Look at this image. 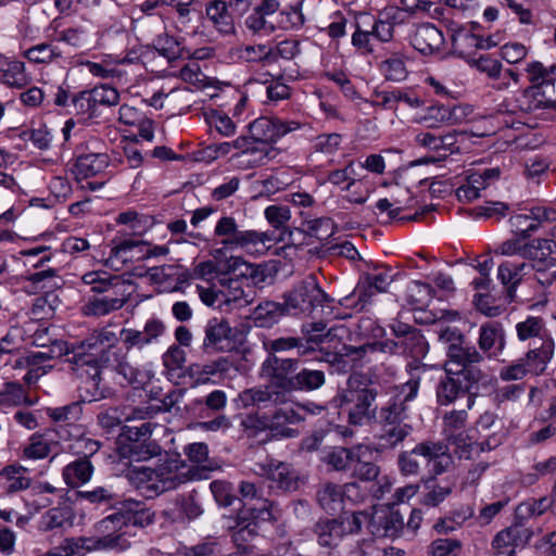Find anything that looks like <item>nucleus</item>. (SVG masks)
Instances as JSON below:
<instances>
[{"label":"nucleus","instance_id":"obj_58","mask_svg":"<svg viewBox=\"0 0 556 556\" xmlns=\"http://www.w3.org/2000/svg\"><path fill=\"white\" fill-rule=\"evenodd\" d=\"M220 553V544L215 538H206L193 546H185L178 549L176 556H217Z\"/></svg>","mask_w":556,"mask_h":556},{"label":"nucleus","instance_id":"obj_44","mask_svg":"<svg viewBox=\"0 0 556 556\" xmlns=\"http://www.w3.org/2000/svg\"><path fill=\"white\" fill-rule=\"evenodd\" d=\"M406 368L410 377L406 382L397 387L399 393L392 399L397 402H403L404 405L417 396L421 380L420 372L425 371L426 365L416 364L413 366V364H408Z\"/></svg>","mask_w":556,"mask_h":556},{"label":"nucleus","instance_id":"obj_33","mask_svg":"<svg viewBox=\"0 0 556 556\" xmlns=\"http://www.w3.org/2000/svg\"><path fill=\"white\" fill-rule=\"evenodd\" d=\"M114 247L111 250L110 258L112 266L124 265L131 261L139 247L138 236H129L127 229H119L113 240Z\"/></svg>","mask_w":556,"mask_h":556},{"label":"nucleus","instance_id":"obj_50","mask_svg":"<svg viewBox=\"0 0 556 556\" xmlns=\"http://www.w3.org/2000/svg\"><path fill=\"white\" fill-rule=\"evenodd\" d=\"M407 405L396 400H391L386 406L381 407L376 418L382 427L406 425Z\"/></svg>","mask_w":556,"mask_h":556},{"label":"nucleus","instance_id":"obj_5","mask_svg":"<svg viewBox=\"0 0 556 556\" xmlns=\"http://www.w3.org/2000/svg\"><path fill=\"white\" fill-rule=\"evenodd\" d=\"M445 376L435 387V397L440 406H447L458 399L467 396V409H471L479 395V384L486 378L482 370L455 371L454 368H444Z\"/></svg>","mask_w":556,"mask_h":556},{"label":"nucleus","instance_id":"obj_1","mask_svg":"<svg viewBox=\"0 0 556 556\" xmlns=\"http://www.w3.org/2000/svg\"><path fill=\"white\" fill-rule=\"evenodd\" d=\"M118 342L117 334L108 329L102 328L94 330L86 340L78 345L70 344L65 341H54L46 351L49 361L61 356H70L67 361L74 364L76 370L86 369L88 375L85 384L97 388L100 381V369L110 364L114 353L112 349Z\"/></svg>","mask_w":556,"mask_h":556},{"label":"nucleus","instance_id":"obj_15","mask_svg":"<svg viewBox=\"0 0 556 556\" xmlns=\"http://www.w3.org/2000/svg\"><path fill=\"white\" fill-rule=\"evenodd\" d=\"M446 446L440 442L425 441L418 443L413 450L400 453L397 465L404 476H416L420 469V458L429 464L431 460L445 456Z\"/></svg>","mask_w":556,"mask_h":556},{"label":"nucleus","instance_id":"obj_41","mask_svg":"<svg viewBox=\"0 0 556 556\" xmlns=\"http://www.w3.org/2000/svg\"><path fill=\"white\" fill-rule=\"evenodd\" d=\"M528 267L525 262L516 263L506 261L498 266L497 277L506 287L507 296L510 301L516 298V288L521 282L523 270Z\"/></svg>","mask_w":556,"mask_h":556},{"label":"nucleus","instance_id":"obj_61","mask_svg":"<svg viewBox=\"0 0 556 556\" xmlns=\"http://www.w3.org/2000/svg\"><path fill=\"white\" fill-rule=\"evenodd\" d=\"M370 516L366 510H355V511H342L338 519L343 521L345 535L348 534H358L362 531L363 525L367 523L369 526Z\"/></svg>","mask_w":556,"mask_h":556},{"label":"nucleus","instance_id":"obj_35","mask_svg":"<svg viewBox=\"0 0 556 556\" xmlns=\"http://www.w3.org/2000/svg\"><path fill=\"white\" fill-rule=\"evenodd\" d=\"M358 455L351 447L333 446L321 456L320 462L326 465L328 471L351 472Z\"/></svg>","mask_w":556,"mask_h":556},{"label":"nucleus","instance_id":"obj_59","mask_svg":"<svg viewBox=\"0 0 556 556\" xmlns=\"http://www.w3.org/2000/svg\"><path fill=\"white\" fill-rule=\"evenodd\" d=\"M51 453V442L42 434L34 433L23 448V455L28 459H42Z\"/></svg>","mask_w":556,"mask_h":556},{"label":"nucleus","instance_id":"obj_28","mask_svg":"<svg viewBox=\"0 0 556 556\" xmlns=\"http://www.w3.org/2000/svg\"><path fill=\"white\" fill-rule=\"evenodd\" d=\"M285 316H291L285 300L282 302L265 300L253 309L252 320L256 327L269 329Z\"/></svg>","mask_w":556,"mask_h":556},{"label":"nucleus","instance_id":"obj_9","mask_svg":"<svg viewBox=\"0 0 556 556\" xmlns=\"http://www.w3.org/2000/svg\"><path fill=\"white\" fill-rule=\"evenodd\" d=\"M256 466L257 475L268 481V489L274 494L296 492L305 483V478L289 463L267 457Z\"/></svg>","mask_w":556,"mask_h":556},{"label":"nucleus","instance_id":"obj_32","mask_svg":"<svg viewBox=\"0 0 556 556\" xmlns=\"http://www.w3.org/2000/svg\"><path fill=\"white\" fill-rule=\"evenodd\" d=\"M131 292L122 293L119 295H104L89 298L81 307L85 316L100 317L108 315L114 311L122 308L128 301Z\"/></svg>","mask_w":556,"mask_h":556},{"label":"nucleus","instance_id":"obj_54","mask_svg":"<svg viewBox=\"0 0 556 556\" xmlns=\"http://www.w3.org/2000/svg\"><path fill=\"white\" fill-rule=\"evenodd\" d=\"M413 431L409 424L382 427V433L379 437L380 445L383 448H394L403 442Z\"/></svg>","mask_w":556,"mask_h":556},{"label":"nucleus","instance_id":"obj_11","mask_svg":"<svg viewBox=\"0 0 556 556\" xmlns=\"http://www.w3.org/2000/svg\"><path fill=\"white\" fill-rule=\"evenodd\" d=\"M263 348L267 353L266 358L262 363V367L276 372V375L287 374L292 366L300 365L299 358L280 357L279 353H285L296 349L298 355L301 356L302 341L296 337H279L276 339H266L263 341Z\"/></svg>","mask_w":556,"mask_h":556},{"label":"nucleus","instance_id":"obj_2","mask_svg":"<svg viewBox=\"0 0 556 556\" xmlns=\"http://www.w3.org/2000/svg\"><path fill=\"white\" fill-rule=\"evenodd\" d=\"M380 390L381 387L370 380L351 376L346 387L339 389L331 399L330 405L332 408L346 412L350 425H367L377 418L376 400Z\"/></svg>","mask_w":556,"mask_h":556},{"label":"nucleus","instance_id":"obj_3","mask_svg":"<svg viewBox=\"0 0 556 556\" xmlns=\"http://www.w3.org/2000/svg\"><path fill=\"white\" fill-rule=\"evenodd\" d=\"M139 525V503L136 501L125 503L118 511L102 519L97 525L99 532H108L100 538L83 540V547L88 551H117L127 549L131 542L129 538L136 536L135 529Z\"/></svg>","mask_w":556,"mask_h":556},{"label":"nucleus","instance_id":"obj_31","mask_svg":"<svg viewBox=\"0 0 556 556\" xmlns=\"http://www.w3.org/2000/svg\"><path fill=\"white\" fill-rule=\"evenodd\" d=\"M413 47L424 55L432 54L440 50L444 43L442 31L433 24L427 23L420 25L412 36Z\"/></svg>","mask_w":556,"mask_h":556},{"label":"nucleus","instance_id":"obj_22","mask_svg":"<svg viewBox=\"0 0 556 556\" xmlns=\"http://www.w3.org/2000/svg\"><path fill=\"white\" fill-rule=\"evenodd\" d=\"M260 375L267 380V384L265 389H251L248 391L253 404L270 402L275 405H283L289 403L280 375H276V372L262 366Z\"/></svg>","mask_w":556,"mask_h":556},{"label":"nucleus","instance_id":"obj_29","mask_svg":"<svg viewBox=\"0 0 556 556\" xmlns=\"http://www.w3.org/2000/svg\"><path fill=\"white\" fill-rule=\"evenodd\" d=\"M304 421V417L293 408H278L269 418L267 428L276 438H295L299 431L291 426Z\"/></svg>","mask_w":556,"mask_h":556},{"label":"nucleus","instance_id":"obj_64","mask_svg":"<svg viewBox=\"0 0 556 556\" xmlns=\"http://www.w3.org/2000/svg\"><path fill=\"white\" fill-rule=\"evenodd\" d=\"M61 54L62 51L52 43H39L25 52V56L34 63H49Z\"/></svg>","mask_w":556,"mask_h":556},{"label":"nucleus","instance_id":"obj_25","mask_svg":"<svg viewBox=\"0 0 556 556\" xmlns=\"http://www.w3.org/2000/svg\"><path fill=\"white\" fill-rule=\"evenodd\" d=\"M478 345L489 357L500 355L506 345V336L500 321H488L480 326Z\"/></svg>","mask_w":556,"mask_h":556},{"label":"nucleus","instance_id":"obj_48","mask_svg":"<svg viewBox=\"0 0 556 556\" xmlns=\"http://www.w3.org/2000/svg\"><path fill=\"white\" fill-rule=\"evenodd\" d=\"M556 253V241L553 239H533L523 244L522 256L536 261L539 264L546 262L549 255Z\"/></svg>","mask_w":556,"mask_h":556},{"label":"nucleus","instance_id":"obj_27","mask_svg":"<svg viewBox=\"0 0 556 556\" xmlns=\"http://www.w3.org/2000/svg\"><path fill=\"white\" fill-rule=\"evenodd\" d=\"M85 285L91 287L92 292L105 293L112 291V294L119 295L123 292H129L127 289L132 288L131 283L126 282L118 276H111L106 271H88L81 276Z\"/></svg>","mask_w":556,"mask_h":556},{"label":"nucleus","instance_id":"obj_18","mask_svg":"<svg viewBox=\"0 0 556 556\" xmlns=\"http://www.w3.org/2000/svg\"><path fill=\"white\" fill-rule=\"evenodd\" d=\"M300 127L296 122H283L279 118L262 116L249 125V131L253 142L260 147H269L279 138Z\"/></svg>","mask_w":556,"mask_h":556},{"label":"nucleus","instance_id":"obj_24","mask_svg":"<svg viewBox=\"0 0 556 556\" xmlns=\"http://www.w3.org/2000/svg\"><path fill=\"white\" fill-rule=\"evenodd\" d=\"M312 532L317 544L321 547L333 549L338 547L345 536L343 521L341 519L321 517L313 526Z\"/></svg>","mask_w":556,"mask_h":556},{"label":"nucleus","instance_id":"obj_21","mask_svg":"<svg viewBox=\"0 0 556 556\" xmlns=\"http://www.w3.org/2000/svg\"><path fill=\"white\" fill-rule=\"evenodd\" d=\"M393 279L394 275L391 269L384 268L378 273H367L357 283L351 296H357V305H359V309H364L376 292L387 291Z\"/></svg>","mask_w":556,"mask_h":556},{"label":"nucleus","instance_id":"obj_19","mask_svg":"<svg viewBox=\"0 0 556 556\" xmlns=\"http://www.w3.org/2000/svg\"><path fill=\"white\" fill-rule=\"evenodd\" d=\"M405 531L404 516L397 509L384 506L370 516L369 532L379 539H396Z\"/></svg>","mask_w":556,"mask_h":556},{"label":"nucleus","instance_id":"obj_7","mask_svg":"<svg viewBox=\"0 0 556 556\" xmlns=\"http://www.w3.org/2000/svg\"><path fill=\"white\" fill-rule=\"evenodd\" d=\"M293 369L280 375L288 402H291L294 393L314 394L319 392L327 383L328 364L319 362H302L292 366Z\"/></svg>","mask_w":556,"mask_h":556},{"label":"nucleus","instance_id":"obj_49","mask_svg":"<svg viewBox=\"0 0 556 556\" xmlns=\"http://www.w3.org/2000/svg\"><path fill=\"white\" fill-rule=\"evenodd\" d=\"M453 53L457 54L467 61L468 51L472 48L478 49L481 39L478 38L477 34L460 26L453 30L452 37Z\"/></svg>","mask_w":556,"mask_h":556},{"label":"nucleus","instance_id":"obj_43","mask_svg":"<svg viewBox=\"0 0 556 556\" xmlns=\"http://www.w3.org/2000/svg\"><path fill=\"white\" fill-rule=\"evenodd\" d=\"M555 507L549 497L543 496L541 498H528L521 502L515 509V520L520 523L527 522L530 518H535L543 515L545 511Z\"/></svg>","mask_w":556,"mask_h":556},{"label":"nucleus","instance_id":"obj_57","mask_svg":"<svg viewBox=\"0 0 556 556\" xmlns=\"http://www.w3.org/2000/svg\"><path fill=\"white\" fill-rule=\"evenodd\" d=\"M16 186H17L16 181L12 175L7 174L5 172H0V187L3 188V192H2V200L4 201L3 207H7V210L0 214V220H5L8 223H11L16 217V215L13 211V206H9Z\"/></svg>","mask_w":556,"mask_h":556},{"label":"nucleus","instance_id":"obj_53","mask_svg":"<svg viewBox=\"0 0 556 556\" xmlns=\"http://www.w3.org/2000/svg\"><path fill=\"white\" fill-rule=\"evenodd\" d=\"M72 514L67 507H53L41 516L40 527L51 531L71 525Z\"/></svg>","mask_w":556,"mask_h":556},{"label":"nucleus","instance_id":"obj_16","mask_svg":"<svg viewBox=\"0 0 556 556\" xmlns=\"http://www.w3.org/2000/svg\"><path fill=\"white\" fill-rule=\"evenodd\" d=\"M144 28L151 34H155V39L152 43H148L144 48L148 51L152 49L156 50L162 56L168 61H174L179 58H184L185 49L180 47V43L172 36H168L165 30V23L160 13L155 15H148L144 22Z\"/></svg>","mask_w":556,"mask_h":556},{"label":"nucleus","instance_id":"obj_14","mask_svg":"<svg viewBox=\"0 0 556 556\" xmlns=\"http://www.w3.org/2000/svg\"><path fill=\"white\" fill-rule=\"evenodd\" d=\"M84 404L85 401H76L64 406L47 408V416L59 424L55 433L61 440L81 435L83 425L78 421L83 416Z\"/></svg>","mask_w":556,"mask_h":556},{"label":"nucleus","instance_id":"obj_36","mask_svg":"<svg viewBox=\"0 0 556 556\" xmlns=\"http://www.w3.org/2000/svg\"><path fill=\"white\" fill-rule=\"evenodd\" d=\"M329 337L330 331L325 321L304 323L301 326V336L296 337L302 341L301 356L314 352L318 345L328 341Z\"/></svg>","mask_w":556,"mask_h":556},{"label":"nucleus","instance_id":"obj_39","mask_svg":"<svg viewBox=\"0 0 556 556\" xmlns=\"http://www.w3.org/2000/svg\"><path fill=\"white\" fill-rule=\"evenodd\" d=\"M205 14L218 31L227 35L235 31L232 13H230L226 1H208L205 7Z\"/></svg>","mask_w":556,"mask_h":556},{"label":"nucleus","instance_id":"obj_38","mask_svg":"<svg viewBox=\"0 0 556 556\" xmlns=\"http://www.w3.org/2000/svg\"><path fill=\"white\" fill-rule=\"evenodd\" d=\"M94 468L90 459L77 458L68 463L62 469V478L65 484L72 489L88 483L93 475Z\"/></svg>","mask_w":556,"mask_h":556},{"label":"nucleus","instance_id":"obj_52","mask_svg":"<svg viewBox=\"0 0 556 556\" xmlns=\"http://www.w3.org/2000/svg\"><path fill=\"white\" fill-rule=\"evenodd\" d=\"M434 289L426 282L412 281L407 287V302L415 308H421L434 296Z\"/></svg>","mask_w":556,"mask_h":556},{"label":"nucleus","instance_id":"obj_26","mask_svg":"<svg viewBox=\"0 0 556 556\" xmlns=\"http://www.w3.org/2000/svg\"><path fill=\"white\" fill-rule=\"evenodd\" d=\"M351 477L363 482H376V485L372 486L371 493L374 497L378 500L391 489V483L389 482L388 477H380V467L375 463L361 460L359 456L351 470Z\"/></svg>","mask_w":556,"mask_h":556},{"label":"nucleus","instance_id":"obj_56","mask_svg":"<svg viewBox=\"0 0 556 556\" xmlns=\"http://www.w3.org/2000/svg\"><path fill=\"white\" fill-rule=\"evenodd\" d=\"M211 492L219 506L229 507L235 503L241 505L240 498L235 494L232 484L224 480H214L210 484Z\"/></svg>","mask_w":556,"mask_h":556},{"label":"nucleus","instance_id":"obj_4","mask_svg":"<svg viewBox=\"0 0 556 556\" xmlns=\"http://www.w3.org/2000/svg\"><path fill=\"white\" fill-rule=\"evenodd\" d=\"M155 458L154 465H141V496L151 498L176 486L175 479L178 475L169 477L170 464L167 453H163L156 441L150 439L141 440V462H149Z\"/></svg>","mask_w":556,"mask_h":556},{"label":"nucleus","instance_id":"obj_13","mask_svg":"<svg viewBox=\"0 0 556 556\" xmlns=\"http://www.w3.org/2000/svg\"><path fill=\"white\" fill-rule=\"evenodd\" d=\"M201 349L204 354L230 352L235 349V332L226 318L213 317L204 326Z\"/></svg>","mask_w":556,"mask_h":556},{"label":"nucleus","instance_id":"obj_47","mask_svg":"<svg viewBox=\"0 0 556 556\" xmlns=\"http://www.w3.org/2000/svg\"><path fill=\"white\" fill-rule=\"evenodd\" d=\"M0 477L8 482V493H15L27 490L31 484V479L27 475V469L20 465H8L0 470Z\"/></svg>","mask_w":556,"mask_h":556},{"label":"nucleus","instance_id":"obj_62","mask_svg":"<svg viewBox=\"0 0 556 556\" xmlns=\"http://www.w3.org/2000/svg\"><path fill=\"white\" fill-rule=\"evenodd\" d=\"M306 228L303 232L317 240H327L334 233L336 225L329 217H320L305 223Z\"/></svg>","mask_w":556,"mask_h":556},{"label":"nucleus","instance_id":"obj_42","mask_svg":"<svg viewBox=\"0 0 556 556\" xmlns=\"http://www.w3.org/2000/svg\"><path fill=\"white\" fill-rule=\"evenodd\" d=\"M554 348L553 339H544L539 348L531 349L526 353L522 358L529 366L531 374L538 376L544 372L547 363L553 357Z\"/></svg>","mask_w":556,"mask_h":556},{"label":"nucleus","instance_id":"obj_6","mask_svg":"<svg viewBox=\"0 0 556 556\" xmlns=\"http://www.w3.org/2000/svg\"><path fill=\"white\" fill-rule=\"evenodd\" d=\"M227 406V394L223 390H214L202 399L193 400L186 406L190 417L198 420L197 427L203 431H227L232 424L229 417L223 414Z\"/></svg>","mask_w":556,"mask_h":556},{"label":"nucleus","instance_id":"obj_45","mask_svg":"<svg viewBox=\"0 0 556 556\" xmlns=\"http://www.w3.org/2000/svg\"><path fill=\"white\" fill-rule=\"evenodd\" d=\"M516 332L520 341L540 339L543 342L544 339H552L546 330L544 319L536 316H528L525 320L519 321L516 325Z\"/></svg>","mask_w":556,"mask_h":556},{"label":"nucleus","instance_id":"obj_8","mask_svg":"<svg viewBox=\"0 0 556 556\" xmlns=\"http://www.w3.org/2000/svg\"><path fill=\"white\" fill-rule=\"evenodd\" d=\"M281 299L286 301L291 316L309 315L316 307L333 301L320 288L315 275H308L296 282Z\"/></svg>","mask_w":556,"mask_h":556},{"label":"nucleus","instance_id":"obj_37","mask_svg":"<svg viewBox=\"0 0 556 556\" xmlns=\"http://www.w3.org/2000/svg\"><path fill=\"white\" fill-rule=\"evenodd\" d=\"M109 166L106 153H87L79 155L73 166V174L76 179H87L104 172Z\"/></svg>","mask_w":556,"mask_h":556},{"label":"nucleus","instance_id":"obj_55","mask_svg":"<svg viewBox=\"0 0 556 556\" xmlns=\"http://www.w3.org/2000/svg\"><path fill=\"white\" fill-rule=\"evenodd\" d=\"M233 528L238 529L235 540H244V533L249 536L256 534V528L253 518V509L249 506H240L237 510Z\"/></svg>","mask_w":556,"mask_h":556},{"label":"nucleus","instance_id":"obj_34","mask_svg":"<svg viewBox=\"0 0 556 556\" xmlns=\"http://www.w3.org/2000/svg\"><path fill=\"white\" fill-rule=\"evenodd\" d=\"M371 14L358 13L355 15L353 23L354 33L351 38L352 46L362 54L368 55L374 53L372 45L374 34L370 27Z\"/></svg>","mask_w":556,"mask_h":556},{"label":"nucleus","instance_id":"obj_51","mask_svg":"<svg viewBox=\"0 0 556 556\" xmlns=\"http://www.w3.org/2000/svg\"><path fill=\"white\" fill-rule=\"evenodd\" d=\"M252 143L254 142L251 136H241L231 142V148L241 150L242 155L260 153V157L249 160V163H252L253 165L265 164V161L270 159L269 154L273 149L268 147L252 146Z\"/></svg>","mask_w":556,"mask_h":556},{"label":"nucleus","instance_id":"obj_60","mask_svg":"<svg viewBox=\"0 0 556 556\" xmlns=\"http://www.w3.org/2000/svg\"><path fill=\"white\" fill-rule=\"evenodd\" d=\"M387 80L400 83L406 79L407 70L404 60L399 54H392L380 64Z\"/></svg>","mask_w":556,"mask_h":556},{"label":"nucleus","instance_id":"obj_10","mask_svg":"<svg viewBox=\"0 0 556 556\" xmlns=\"http://www.w3.org/2000/svg\"><path fill=\"white\" fill-rule=\"evenodd\" d=\"M116 451L119 456V466L128 481L139 488V428L136 426H123L116 441Z\"/></svg>","mask_w":556,"mask_h":556},{"label":"nucleus","instance_id":"obj_17","mask_svg":"<svg viewBox=\"0 0 556 556\" xmlns=\"http://www.w3.org/2000/svg\"><path fill=\"white\" fill-rule=\"evenodd\" d=\"M532 536L530 527L514 520L511 526L496 533L491 546L496 556H517L516 549L528 545Z\"/></svg>","mask_w":556,"mask_h":556},{"label":"nucleus","instance_id":"obj_40","mask_svg":"<svg viewBox=\"0 0 556 556\" xmlns=\"http://www.w3.org/2000/svg\"><path fill=\"white\" fill-rule=\"evenodd\" d=\"M0 81L9 87L23 88L28 83L25 65L21 61L8 60L0 54Z\"/></svg>","mask_w":556,"mask_h":556},{"label":"nucleus","instance_id":"obj_20","mask_svg":"<svg viewBox=\"0 0 556 556\" xmlns=\"http://www.w3.org/2000/svg\"><path fill=\"white\" fill-rule=\"evenodd\" d=\"M351 488L357 489L356 481L338 484L327 481L320 484L316 491V502L318 506L328 515L333 516L343 510L346 493Z\"/></svg>","mask_w":556,"mask_h":556},{"label":"nucleus","instance_id":"obj_12","mask_svg":"<svg viewBox=\"0 0 556 556\" xmlns=\"http://www.w3.org/2000/svg\"><path fill=\"white\" fill-rule=\"evenodd\" d=\"M214 236L222 238V244L230 249H244L270 240L266 232L241 229L232 216H223L218 219Z\"/></svg>","mask_w":556,"mask_h":556},{"label":"nucleus","instance_id":"obj_23","mask_svg":"<svg viewBox=\"0 0 556 556\" xmlns=\"http://www.w3.org/2000/svg\"><path fill=\"white\" fill-rule=\"evenodd\" d=\"M446 355L447 361L444 368H454L455 371L481 370L476 365L484 359L483 354L467 338L464 339V343H458L454 348H447Z\"/></svg>","mask_w":556,"mask_h":556},{"label":"nucleus","instance_id":"obj_63","mask_svg":"<svg viewBox=\"0 0 556 556\" xmlns=\"http://www.w3.org/2000/svg\"><path fill=\"white\" fill-rule=\"evenodd\" d=\"M28 281H30L36 289L50 291L55 288L61 287L62 279L58 275V271L53 268H47L28 276Z\"/></svg>","mask_w":556,"mask_h":556},{"label":"nucleus","instance_id":"obj_46","mask_svg":"<svg viewBox=\"0 0 556 556\" xmlns=\"http://www.w3.org/2000/svg\"><path fill=\"white\" fill-rule=\"evenodd\" d=\"M400 345L402 354L413 358V362L409 363L413 364V366L421 364L420 359L424 358L429 351L428 342L419 329L402 339Z\"/></svg>","mask_w":556,"mask_h":556},{"label":"nucleus","instance_id":"obj_30","mask_svg":"<svg viewBox=\"0 0 556 556\" xmlns=\"http://www.w3.org/2000/svg\"><path fill=\"white\" fill-rule=\"evenodd\" d=\"M47 362H49V356H47L46 351H31L17 355L12 367L27 369L24 380L30 384L35 383L51 368V366L46 365Z\"/></svg>","mask_w":556,"mask_h":556}]
</instances>
